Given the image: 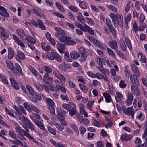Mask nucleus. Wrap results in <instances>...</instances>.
<instances>
[{"mask_svg": "<svg viewBox=\"0 0 147 147\" xmlns=\"http://www.w3.org/2000/svg\"><path fill=\"white\" fill-rule=\"evenodd\" d=\"M86 57L87 56L85 54H81L80 59V61L82 62H84L86 60Z\"/></svg>", "mask_w": 147, "mask_h": 147, "instance_id": "obj_64", "label": "nucleus"}, {"mask_svg": "<svg viewBox=\"0 0 147 147\" xmlns=\"http://www.w3.org/2000/svg\"><path fill=\"white\" fill-rule=\"evenodd\" d=\"M133 100V96L131 93H128L127 95V98L125 101V104L127 106L130 105Z\"/></svg>", "mask_w": 147, "mask_h": 147, "instance_id": "obj_9", "label": "nucleus"}, {"mask_svg": "<svg viewBox=\"0 0 147 147\" xmlns=\"http://www.w3.org/2000/svg\"><path fill=\"white\" fill-rule=\"evenodd\" d=\"M119 43L120 46L122 50L124 51H126L127 50V47L123 40L120 38L119 40Z\"/></svg>", "mask_w": 147, "mask_h": 147, "instance_id": "obj_23", "label": "nucleus"}, {"mask_svg": "<svg viewBox=\"0 0 147 147\" xmlns=\"http://www.w3.org/2000/svg\"><path fill=\"white\" fill-rule=\"evenodd\" d=\"M115 98L117 102H121L122 100V98H123V95L120 92H117L116 95L115 96Z\"/></svg>", "mask_w": 147, "mask_h": 147, "instance_id": "obj_20", "label": "nucleus"}, {"mask_svg": "<svg viewBox=\"0 0 147 147\" xmlns=\"http://www.w3.org/2000/svg\"><path fill=\"white\" fill-rule=\"evenodd\" d=\"M6 64L7 66L10 69L13 71V73L17 74L18 73L15 70L14 67V65L11 62L9 61H7L6 62Z\"/></svg>", "mask_w": 147, "mask_h": 147, "instance_id": "obj_17", "label": "nucleus"}, {"mask_svg": "<svg viewBox=\"0 0 147 147\" xmlns=\"http://www.w3.org/2000/svg\"><path fill=\"white\" fill-rule=\"evenodd\" d=\"M113 24L116 27H118L119 26H122L123 24V16H122L121 18H119L117 21L114 22Z\"/></svg>", "mask_w": 147, "mask_h": 147, "instance_id": "obj_13", "label": "nucleus"}, {"mask_svg": "<svg viewBox=\"0 0 147 147\" xmlns=\"http://www.w3.org/2000/svg\"><path fill=\"white\" fill-rule=\"evenodd\" d=\"M145 125H146V126L145 127L144 132L142 136V137L144 138L145 137L146 138L145 141L146 143H144L141 145L136 146V147H146V144H147V125L146 124Z\"/></svg>", "mask_w": 147, "mask_h": 147, "instance_id": "obj_16", "label": "nucleus"}, {"mask_svg": "<svg viewBox=\"0 0 147 147\" xmlns=\"http://www.w3.org/2000/svg\"><path fill=\"white\" fill-rule=\"evenodd\" d=\"M28 68L33 75L35 77H36L38 76V72L34 67L30 65L29 66Z\"/></svg>", "mask_w": 147, "mask_h": 147, "instance_id": "obj_36", "label": "nucleus"}, {"mask_svg": "<svg viewBox=\"0 0 147 147\" xmlns=\"http://www.w3.org/2000/svg\"><path fill=\"white\" fill-rule=\"evenodd\" d=\"M107 7L109 10L114 12H117V8L112 5H109L107 6Z\"/></svg>", "mask_w": 147, "mask_h": 147, "instance_id": "obj_51", "label": "nucleus"}, {"mask_svg": "<svg viewBox=\"0 0 147 147\" xmlns=\"http://www.w3.org/2000/svg\"><path fill=\"white\" fill-rule=\"evenodd\" d=\"M34 86L38 90L40 91L43 90V88L39 83L38 82H35L34 83Z\"/></svg>", "mask_w": 147, "mask_h": 147, "instance_id": "obj_50", "label": "nucleus"}, {"mask_svg": "<svg viewBox=\"0 0 147 147\" xmlns=\"http://www.w3.org/2000/svg\"><path fill=\"white\" fill-rule=\"evenodd\" d=\"M23 105L24 108L27 111L30 112L31 111L32 105L30 104L27 102L24 103Z\"/></svg>", "mask_w": 147, "mask_h": 147, "instance_id": "obj_32", "label": "nucleus"}, {"mask_svg": "<svg viewBox=\"0 0 147 147\" xmlns=\"http://www.w3.org/2000/svg\"><path fill=\"white\" fill-rule=\"evenodd\" d=\"M139 85V84L136 85L132 84L131 86V92L132 93L136 95H139L140 92L138 87Z\"/></svg>", "mask_w": 147, "mask_h": 147, "instance_id": "obj_7", "label": "nucleus"}, {"mask_svg": "<svg viewBox=\"0 0 147 147\" xmlns=\"http://www.w3.org/2000/svg\"><path fill=\"white\" fill-rule=\"evenodd\" d=\"M46 102L49 106H54V101L50 98H47L46 99Z\"/></svg>", "mask_w": 147, "mask_h": 147, "instance_id": "obj_54", "label": "nucleus"}, {"mask_svg": "<svg viewBox=\"0 0 147 147\" xmlns=\"http://www.w3.org/2000/svg\"><path fill=\"white\" fill-rule=\"evenodd\" d=\"M26 88L30 94L32 95H34L35 94L34 91L31 87L30 85H27Z\"/></svg>", "mask_w": 147, "mask_h": 147, "instance_id": "obj_47", "label": "nucleus"}, {"mask_svg": "<svg viewBox=\"0 0 147 147\" xmlns=\"http://www.w3.org/2000/svg\"><path fill=\"white\" fill-rule=\"evenodd\" d=\"M12 37L17 44L21 46L22 48V49L24 51V48L25 46L24 43L20 40L19 38L16 35H13Z\"/></svg>", "mask_w": 147, "mask_h": 147, "instance_id": "obj_8", "label": "nucleus"}, {"mask_svg": "<svg viewBox=\"0 0 147 147\" xmlns=\"http://www.w3.org/2000/svg\"><path fill=\"white\" fill-rule=\"evenodd\" d=\"M25 40L29 42L30 43L35 44L36 43V40L30 35H26L25 36Z\"/></svg>", "mask_w": 147, "mask_h": 147, "instance_id": "obj_33", "label": "nucleus"}, {"mask_svg": "<svg viewBox=\"0 0 147 147\" xmlns=\"http://www.w3.org/2000/svg\"><path fill=\"white\" fill-rule=\"evenodd\" d=\"M71 127L74 130L76 133V134L78 135L79 134L78 128L77 125L75 124H72L71 125Z\"/></svg>", "mask_w": 147, "mask_h": 147, "instance_id": "obj_41", "label": "nucleus"}, {"mask_svg": "<svg viewBox=\"0 0 147 147\" xmlns=\"http://www.w3.org/2000/svg\"><path fill=\"white\" fill-rule=\"evenodd\" d=\"M55 59L59 63L61 62L62 61L61 57L57 53L55 56Z\"/></svg>", "mask_w": 147, "mask_h": 147, "instance_id": "obj_58", "label": "nucleus"}, {"mask_svg": "<svg viewBox=\"0 0 147 147\" xmlns=\"http://www.w3.org/2000/svg\"><path fill=\"white\" fill-rule=\"evenodd\" d=\"M103 95L105 99V101L109 103L111 102L112 99L109 94L105 93L103 94Z\"/></svg>", "mask_w": 147, "mask_h": 147, "instance_id": "obj_30", "label": "nucleus"}, {"mask_svg": "<svg viewBox=\"0 0 147 147\" xmlns=\"http://www.w3.org/2000/svg\"><path fill=\"white\" fill-rule=\"evenodd\" d=\"M55 29L57 32L55 33V35L57 38L63 35H65V31L60 28L55 27Z\"/></svg>", "mask_w": 147, "mask_h": 147, "instance_id": "obj_5", "label": "nucleus"}, {"mask_svg": "<svg viewBox=\"0 0 147 147\" xmlns=\"http://www.w3.org/2000/svg\"><path fill=\"white\" fill-rule=\"evenodd\" d=\"M8 58L9 59H12L14 55V51L11 47H9L8 49Z\"/></svg>", "mask_w": 147, "mask_h": 147, "instance_id": "obj_27", "label": "nucleus"}, {"mask_svg": "<svg viewBox=\"0 0 147 147\" xmlns=\"http://www.w3.org/2000/svg\"><path fill=\"white\" fill-rule=\"evenodd\" d=\"M68 37L67 36L63 35L58 38V39L61 42L64 43L65 44Z\"/></svg>", "mask_w": 147, "mask_h": 147, "instance_id": "obj_42", "label": "nucleus"}, {"mask_svg": "<svg viewBox=\"0 0 147 147\" xmlns=\"http://www.w3.org/2000/svg\"><path fill=\"white\" fill-rule=\"evenodd\" d=\"M13 107L19 115H22L23 114L25 115H27L26 111L22 106L19 105L18 107L16 105H14Z\"/></svg>", "mask_w": 147, "mask_h": 147, "instance_id": "obj_4", "label": "nucleus"}, {"mask_svg": "<svg viewBox=\"0 0 147 147\" xmlns=\"http://www.w3.org/2000/svg\"><path fill=\"white\" fill-rule=\"evenodd\" d=\"M95 45H98L101 49H104V46L98 40H97L96 42Z\"/></svg>", "mask_w": 147, "mask_h": 147, "instance_id": "obj_62", "label": "nucleus"}, {"mask_svg": "<svg viewBox=\"0 0 147 147\" xmlns=\"http://www.w3.org/2000/svg\"><path fill=\"white\" fill-rule=\"evenodd\" d=\"M41 46L43 49L45 51H49L50 50L51 47L49 45H47L46 46L45 44L42 43Z\"/></svg>", "mask_w": 147, "mask_h": 147, "instance_id": "obj_49", "label": "nucleus"}, {"mask_svg": "<svg viewBox=\"0 0 147 147\" xmlns=\"http://www.w3.org/2000/svg\"><path fill=\"white\" fill-rule=\"evenodd\" d=\"M53 74L54 76L58 79L63 84H65V79L64 76L61 74L57 70H53Z\"/></svg>", "mask_w": 147, "mask_h": 147, "instance_id": "obj_2", "label": "nucleus"}, {"mask_svg": "<svg viewBox=\"0 0 147 147\" xmlns=\"http://www.w3.org/2000/svg\"><path fill=\"white\" fill-rule=\"evenodd\" d=\"M10 80L11 84L13 87L16 90H18L20 87L17 83L13 78H10Z\"/></svg>", "mask_w": 147, "mask_h": 147, "instance_id": "obj_21", "label": "nucleus"}, {"mask_svg": "<svg viewBox=\"0 0 147 147\" xmlns=\"http://www.w3.org/2000/svg\"><path fill=\"white\" fill-rule=\"evenodd\" d=\"M16 33L21 37H24L25 36L26 34L24 30L21 28H18L16 30Z\"/></svg>", "mask_w": 147, "mask_h": 147, "instance_id": "obj_31", "label": "nucleus"}, {"mask_svg": "<svg viewBox=\"0 0 147 147\" xmlns=\"http://www.w3.org/2000/svg\"><path fill=\"white\" fill-rule=\"evenodd\" d=\"M84 26L86 31H87L89 34L92 35H94V31L89 26L86 24H84Z\"/></svg>", "mask_w": 147, "mask_h": 147, "instance_id": "obj_38", "label": "nucleus"}, {"mask_svg": "<svg viewBox=\"0 0 147 147\" xmlns=\"http://www.w3.org/2000/svg\"><path fill=\"white\" fill-rule=\"evenodd\" d=\"M76 43V42L75 41L72 40L71 37H68L65 44L67 45H71L75 44Z\"/></svg>", "mask_w": 147, "mask_h": 147, "instance_id": "obj_37", "label": "nucleus"}, {"mask_svg": "<svg viewBox=\"0 0 147 147\" xmlns=\"http://www.w3.org/2000/svg\"><path fill=\"white\" fill-rule=\"evenodd\" d=\"M79 85L81 88V90L84 93H86L87 92L88 88L86 86L84 85H82V84H80Z\"/></svg>", "mask_w": 147, "mask_h": 147, "instance_id": "obj_46", "label": "nucleus"}, {"mask_svg": "<svg viewBox=\"0 0 147 147\" xmlns=\"http://www.w3.org/2000/svg\"><path fill=\"white\" fill-rule=\"evenodd\" d=\"M76 117L78 121L80 123H82L84 119L83 117V116L80 114H77L76 115Z\"/></svg>", "mask_w": 147, "mask_h": 147, "instance_id": "obj_63", "label": "nucleus"}, {"mask_svg": "<svg viewBox=\"0 0 147 147\" xmlns=\"http://www.w3.org/2000/svg\"><path fill=\"white\" fill-rule=\"evenodd\" d=\"M114 37L116 36V31L114 27L112 26L108 28Z\"/></svg>", "mask_w": 147, "mask_h": 147, "instance_id": "obj_53", "label": "nucleus"}, {"mask_svg": "<svg viewBox=\"0 0 147 147\" xmlns=\"http://www.w3.org/2000/svg\"><path fill=\"white\" fill-rule=\"evenodd\" d=\"M54 125L56 128L59 131H61L64 129V127L59 123H55Z\"/></svg>", "mask_w": 147, "mask_h": 147, "instance_id": "obj_44", "label": "nucleus"}, {"mask_svg": "<svg viewBox=\"0 0 147 147\" xmlns=\"http://www.w3.org/2000/svg\"><path fill=\"white\" fill-rule=\"evenodd\" d=\"M97 63L100 66L102 67L103 65V59L102 58L99 57L96 59Z\"/></svg>", "mask_w": 147, "mask_h": 147, "instance_id": "obj_61", "label": "nucleus"}, {"mask_svg": "<svg viewBox=\"0 0 147 147\" xmlns=\"http://www.w3.org/2000/svg\"><path fill=\"white\" fill-rule=\"evenodd\" d=\"M108 45L112 49L117 50L118 49V45L115 40H112L108 42Z\"/></svg>", "mask_w": 147, "mask_h": 147, "instance_id": "obj_14", "label": "nucleus"}, {"mask_svg": "<svg viewBox=\"0 0 147 147\" xmlns=\"http://www.w3.org/2000/svg\"><path fill=\"white\" fill-rule=\"evenodd\" d=\"M119 85L120 87L122 88L126 87L127 86L126 83H125V81L123 80H121Z\"/></svg>", "mask_w": 147, "mask_h": 147, "instance_id": "obj_59", "label": "nucleus"}, {"mask_svg": "<svg viewBox=\"0 0 147 147\" xmlns=\"http://www.w3.org/2000/svg\"><path fill=\"white\" fill-rule=\"evenodd\" d=\"M57 113L59 116L64 117L65 116L67 112L62 109L60 108L57 110Z\"/></svg>", "mask_w": 147, "mask_h": 147, "instance_id": "obj_24", "label": "nucleus"}, {"mask_svg": "<svg viewBox=\"0 0 147 147\" xmlns=\"http://www.w3.org/2000/svg\"><path fill=\"white\" fill-rule=\"evenodd\" d=\"M107 51L109 55L113 58L116 57V55L115 54L111 49L109 48H108L107 49Z\"/></svg>", "mask_w": 147, "mask_h": 147, "instance_id": "obj_40", "label": "nucleus"}, {"mask_svg": "<svg viewBox=\"0 0 147 147\" xmlns=\"http://www.w3.org/2000/svg\"><path fill=\"white\" fill-rule=\"evenodd\" d=\"M131 16L130 14H128L125 20V28L127 30L128 28V24L129 22L131 20Z\"/></svg>", "mask_w": 147, "mask_h": 147, "instance_id": "obj_26", "label": "nucleus"}, {"mask_svg": "<svg viewBox=\"0 0 147 147\" xmlns=\"http://www.w3.org/2000/svg\"><path fill=\"white\" fill-rule=\"evenodd\" d=\"M55 91L57 92H59L60 90L61 92L65 94L66 92L65 88L63 84H57L54 86Z\"/></svg>", "mask_w": 147, "mask_h": 147, "instance_id": "obj_6", "label": "nucleus"}, {"mask_svg": "<svg viewBox=\"0 0 147 147\" xmlns=\"http://www.w3.org/2000/svg\"><path fill=\"white\" fill-rule=\"evenodd\" d=\"M0 15L7 18L9 16V14L7 12V9L2 6H0Z\"/></svg>", "mask_w": 147, "mask_h": 147, "instance_id": "obj_15", "label": "nucleus"}, {"mask_svg": "<svg viewBox=\"0 0 147 147\" xmlns=\"http://www.w3.org/2000/svg\"><path fill=\"white\" fill-rule=\"evenodd\" d=\"M109 16L111 18L113 23L115 21H117L119 18H121V15L118 13L115 14L113 13H111L109 14Z\"/></svg>", "mask_w": 147, "mask_h": 147, "instance_id": "obj_18", "label": "nucleus"}, {"mask_svg": "<svg viewBox=\"0 0 147 147\" xmlns=\"http://www.w3.org/2000/svg\"><path fill=\"white\" fill-rule=\"evenodd\" d=\"M133 137L131 135L125 134L121 136V139L124 141H129L131 140Z\"/></svg>", "mask_w": 147, "mask_h": 147, "instance_id": "obj_12", "label": "nucleus"}, {"mask_svg": "<svg viewBox=\"0 0 147 147\" xmlns=\"http://www.w3.org/2000/svg\"><path fill=\"white\" fill-rule=\"evenodd\" d=\"M15 130L18 133L20 134H22V130L23 129H22L21 127L17 125L15 127Z\"/></svg>", "mask_w": 147, "mask_h": 147, "instance_id": "obj_60", "label": "nucleus"}, {"mask_svg": "<svg viewBox=\"0 0 147 147\" xmlns=\"http://www.w3.org/2000/svg\"><path fill=\"white\" fill-rule=\"evenodd\" d=\"M57 53L54 52H48L47 54V57L50 60H53L55 59V57Z\"/></svg>", "mask_w": 147, "mask_h": 147, "instance_id": "obj_22", "label": "nucleus"}, {"mask_svg": "<svg viewBox=\"0 0 147 147\" xmlns=\"http://www.w3.org/2000/svg\"><path fill=\"white\" fill-rule=\"evenodd\" d=\"M79 6L83 9H86L87 8V6L84 1H81L79 4Z\"/></svg>", "mask_w": 147, "mask_h": 147, "instance_id": "obj_55", "label": "nucleus"}, {"mask_svg": "<svg viewBox=\"0 0 147 147\" xmlns=\"http://www.w3.org/2000/svg\"><path fill=\"white\" fill-rule=\"evenodd\" d=\"M75 25L76 26L79 28V29H81L82 31H84V32H86V30L85 29V28L84 26L82 25L80 23H76L75 24Z\"/></svg>", "mask_w": 147, "mask_h": 147, "instance_id": "obj_43", "label": "nucleus"}, {"mask_svg": "<svg viewBox=\"0 0 147 147\" xmlns=\"http://www.w3.org/2000/svg\"><path fill=\"white\" fill-rule=\"evenodd\" d=\"M138 57L142 62L143 63H145L146 62V60L145 56V55H143L142 53H139L138 54Z\"/></svg>", "mask_w": 147, "mask_h": 147, "instance_id": "obj_39", "label": "nucleus"}, {"mask_svg": "<svg viewBox=\"0 0 147 147\" xmlns=\"http://www.w3.org/2000/svg\"><path fill=\"white\" fill-rule=\"evenodd\" d=\"M80 54L75 51H72L70 53V56L72 59H77L80 56Z\"/></svg>", "mask_w": 147, "mask_h": 147, "instance_id": "obj_34", "label": "nucleus"}, {"mask_svg": "<svg viewBox=\"0 0 147 147\" xmlns=\"http://www.w3.org/2000/svg\"><path fill=\"white\" fill-rule=\"evenodd\" d=\"M17 56L21 60H24L25 59L24 54L22 51L20 50L17 51Z\"/></svg>", "mask_w": 147, "mask_h": 147, "instance_id": "obj_29", "label": "nucleus"}, {"mask_svg": "<svg viewBox=\"0 0 147 147\" xmlns=\"http://www.w3.org/2000/svg\"><path fill=\"white\" fill-rule=\"evenodd\" d=\"M21 120L24 124L26 125L27 126V125L30 130L33 131H34L35 130L34 125L29 119L25 116H22V117Z\"/></svg>", "mask_w": 147, "mask_h": 147, "instance_id": "obj_3", "label": "nucleus"}, {"mask_svg": "<svg viewBox=\"0 0 147 147\" xmlns=\"http://www.w3.org/2000/svg\"><path fill=\"white\" fill-rule=\"evenodd\" d=\"M57 47L58 50L59 52L61 53H63V50H65V46L63 44L59 42H57Z\"/></svg>", "mask_w": 147, "mask_h": 147, "instance_id": "obj_19", "label": "nucleus"}, {"mask_svg": "<svg viewBox=\"0 0 147 147\" xmlns=\"http://www.w3.org/2000/svg\"><path fill=\"white\" fill-rule=\"evenodd\" d=\"M132 69L135 75L137 77H139L140 74L138 68L134 65H132Z\"/></svg>", "mask_w": 147, "mask_h": 147, "instance_id": "obj_25", "label": "nucleus"}, {"mask_svg": "<svg viewBox=\"0 0 147 147\" xmlns=\"http://www.w3.org/2000/svg\"><path fill=\"white\" fill-rule=\"evenodd\" d=\"M133 104L134 106L136 108L138 107L140 109L142 105L141 100L139 98L138 99L135 98L134 100Z\"/></svg>", "mask_w": 147, "mask_h": 147, "instance_id": "obj_11", "label": "nucleus"}, {"mask_svg": "<svg viewBox=\"0 0 147 147\" xmlns=\"http://www.w3.org/2000/svg\"><path fill=\"white\" fill-rule=\"evenodd\" d=\"M4 109L6 113L8 114L10 116H11L13 117H15L13 113V111H12V112L11 111L9 110L6 107H5L4 108Z\"/></svg>", "mask_w": 147, "mask_h": 147, "instance_id": "obj_56", "label": "nucleus"}, {"mask_svg": "<svg viewBox=\"0 0 147 147\" xmlns=\"http://www.w3.org/2000/svg\"><path fill=\"white\" fill-rule=\"evenodd\" d=\"M133 112L132 107H130L127 108L125 112H124V113L125 114H127L128 115H129V114H131V113Z\"/></svg>", "mask_w": 147, "mask_h": 147, "instance_id": "obj_57", "label": "nucleus"}, {"mask_svg": "<svg viewBox=\"0 0 147 147\" xmlns=\"http://www.w3.org/2000/svg\"><path fill=\"white\" fill-rule=\"evenodd\" d=\"M134 74L131 75L130 76V80L132 84L136 85L139 84V81L138 79Z\"/></svg>", "mask_w": 147, "mask_h": 147, "instance_id": "obj_10", "label": "nucleus"}, {"mask_svg": "<svg viewBox=\"0 0 147 147\" xmlns=\"http://www.w3.org/2000/svg\"><path fill=\"white\" fill-rule=\"evenodd\" d=\"M48 131L53 135L55 136L56 135V130L54 129L50 126L47 127Z\"/></svg>", "mask_w": 147, "mask_h": 147, "instance_id": "obj_45", "label": "nucleus"}, {"mask_svg": "<svg viewBox=\"0 0 147 147\" xmlns=\"http://www.w3.org/2000/svg\"><path fill=\"white\" fill-rule=\"evenodd\" d=\"M62 107L68 111L69 115L71 117L75 115L77 113L76 106L73 103L69 104L64 103L62 105Z\"/></svg>", "mask_w": 147, "mask_h": 147, "instance_id": "obj_1", "label": "nucleus"}, {"mask_svg": "<svg viewBox=\"0 0 147 147\" xmlns=\"http://www.w3.org/2000/svg\"><path fill=\"white\" fill-rule=\"evenodd\" d=\"M43 68L45 71L47 73L46 74H49L52 72V69L49 66H44L43 67Z\"/></svg>", "mask_w": 147, "mask_h": 147, "instance_id": "obj_52", "label": "nucleus"}, {"mask_svg": "<svg viewBox=\"0 0 147 147\" xmlns=\"http://www.w3.org/2000/svg\"><path fill=\"white\" fill-rule=\"evenodd\" d=\"M8 134L9 136L12 138L13 139H16V134L13 131L11 130H9L8 131Z\"/></svg>", "mask_w": 147, "mask_h": 147, "instance_id": "obj_48", "label": "nucleus"}, {"mask_svg": "<svg viewBox=\"0 0 147 147\" xmlns=\"http://www.w3.org/2000/svg\"><path fill=\"white\" fill-rule=\"evenodd\" d=\"M15 66L16 67V69H15L16 71L18 72L17 74L18 73H20V74L22 76L23 75V73L22 71L21 67L19 65L18 63H15ZM17 74L16 75H17Z\"/></svg>", "mask_w": 147, "mask_h": 147, "instance_id": "obj_35", "label": "nucleus"}, {"mask_svg": "<svg viewBox=\"0 0 147 147\" xmlns=\"http://www.w3.org/2000/svg\"><path fill=\"white\" fill-rule=\"evenodd\" d=\"M125 40L128 48L130 51L132 49V48L131 41L128 38L126 37H125Z\"/></svg>", "mask_w": 147, "mask_h": 147, "instance_id": "obj_28", "label": "nucleus"}]
</instances>
